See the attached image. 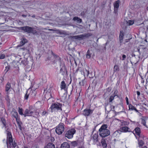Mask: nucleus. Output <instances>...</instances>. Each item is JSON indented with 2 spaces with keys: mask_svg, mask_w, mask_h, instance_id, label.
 Returning a JSON list of instances; mask_svg holds the SVG:
<instances>
[{
  "mask_svg": "<svg viewBox=\"0 0 148 148\" xmlns=\"http://www.w3.org/2000/svg\"><path fill=\"white\" fill-rule=\"evenodd\" d=\"M108 126L106 124H103L99 129V134L101 137L105 138L110 134V131L107 129Z\"/></svg>",
  "mask_w": 148,
  "mask_h": 148,
  "instance_id": "nucleus-1",
  "label": "nucleus"
},
{
  "mask_svg": "<svg viewBox=\"0 0 148 148\" xmlns=\"http://www.w3.org/2000/svg\"><path fill=\"white\" fill-rule=\"evenodd\" d=\"M8 143L10 145V147H12V146L13 148H15L17 146V144L15 142V141L14 142H13L11 133L9 132H7V139L6 141L8 148H9Z\"/></svg>",
  "mask_w": 148,
  "mask_h": 148,
  "instance_id": "nucleus-2",
  "label": "nucleus"
},
{
  "mask_svg": "<svg viewBox=\"0 0 148 148\" xmlns=\"http://www.w3.org/2000/svg\"><path fill=\"white\" fill-rule=\"evenodd\" d=\"M20 29L24 32L28 33H32L34 34L37 33L35 28L25 26L20 27Z\"/></svg>",
  "mask_w": 148,
  "mask_h": 148,
  "instance_id": "nucleus-3",
  "label": "nucleus"
},
{
  "mask_svg": "<svg viewBox=\"0 0 148 148\" xmlns=\"http://www.w3.org/2000/svg\"><path fill=\"white\" fill-rule=\"evenodd\" d=\"M62 104L61 103H53L51 104L50 108L51 109V111L52 112L53 111L56 110L62 111Z\"/></svg>",
  "mask_w": 148,
  "mask_h": 148,
  "instance_id": "nucleus-4",
  "label": "nucleus"
},
{
  "mask_svg": "<svg viewBox=\"0 0 148 148\" xmlns=\"http://www.w3.org/2000/svg\"><path fill=\"white\" fill-rule=\"evenodd\" d=\"M76 130L74 128H72L64 132L65 136L68 139L72 138L73 135L75 133Z\"/></svg>",
  "mask_w": 148,
  "mask_h": 148,
  "instance_id": "nucleus-5",
  "label": "nucleus"
},
{
  "mask_svg": "<svg viewBox=\"0 0 148 148\" xmlns=\"http://www.w3.org/2000/svg\"><path fill=\"white\" fill-rule=\"evenodd\" d=\"M64 130V124L63 123H60L57 127L56 132L58 135H60L62 133Z\"/></svg>",
  "mask_w": 148,
  "mask_h": 148,
  "instance_id": "nucleus-6",
  "label": "nucleus"
},
{
  "mask_svg": "<svg viewBox=\"0 0 148 148\" xmlns=\"http://www.w3.org/2000/svg\"><path fill=\"white\" fill-rule=\"evenodd\" d=\"M50 31H55V32L59 35H62L63 36L67 35V33L66 31L64 30H62L59 29H49Z\"/></svg>",
  "mask_w": 148,
  "mask_h": 148,
  "instance_id": "nucleus-7",
  "label": "nucleus"
},
{
  "mask_svg": "<svg viewBox=\"0 0 148 148\" xmlns=\"http://www.w3.org/2000/svg\"><path fill=\"white\" fill-rule=\"evenodd\" d=\"M34 113V111L31 109L28 110V109H26L24 112V116L25 117L26 116H33Z\"/></svg>",
  "mask_w": 148,
  "mask_h": 148,
  "instance_id": "nucleus-8",
  "label": "nucleus"
},
{
  "mask_svg": "<svg viewBox=\"0 0 148 148\" xmlns=\"http://www.w3.org/2000/svg\"><path fill=\"white\" fill-rule=\"evenodd\" d=\"M93 111V110L86 109L84 110L83 114L85 116H88L92 113Z\"/></svg>",
  "mask_w": 148,
  "mask_h": 148,
  "instance_id": "nucleus-9",
  "label": "nucleus"
},
{
  "mask_svg": "<svg viewBox=\"0 0 148 148\" xmlns=\"http://www.w3.org/2000/svg\"><path fill=\"white\" fill-rule=\"evenodd\" d=\"M120 0H118L116 1L114 4V12L115 13L117 12V10L119 8V4L120 3Z\"/></svg>",
  "mask_w": 148,
  "mask_h": 148,
  "instance_id": "nucleus-10",
  "label": "nucleus"
},
{
  "mask_svg": "<svg viewBox=\"0 0 148 148\" xmlns=\"http://www.w3.org/2000/svg\"><path fill=\"white\" fill-rule=\"evenodd\" d=\"M87 34H81L79 35L73 36L71 37V38L73 39L78 40L82 39L84 37L88 36Z\"/></svg>",
  "mask_w": 148,
  "mask_h": 148,
  "instance_id": "nucleus-11",
  "label": "nucleus"
},
{
  "mask_svg": "<svg viewBox=\"0 0 148 148\" xmlns=\"http://www.w3.org/2000/svg\"><path fill=\"white\" fill-rule=\"evenodd\" d=\"M124 36V33L123 31H121L119 34V42L120 45H121L122 43L123 42V36Z\"/></svg>",
  "mask_w": 148,
  "mask_h": 148,
  "instance_id": "nucleus-12",
  "label": "nucleus"
},
{
  "mask_svg": "<svg viewBox=\"0 0 148 148\" xmlns=\"http://www.w3.org/2000/svg\"><path fill=\"white\" fill-rule=\"evenodd\" d=\"M141 120V123L144 126L147 127L146 125V121L147 120V117L143 116L140 119Z\"/></svg>",
  "mask_w": 148,
  "mask_h": 148,
  "instance_id": "nucleus-13",
  "label": "nucleus"
},
{
  "mask_svg": "<svg viewBox=\"0 0 148 148\" xmlns=\"http://www.w3.org/2000/svg\"><path fill=\"white\" fill-rule=\"evenodd\" d=\"M129 110H134L136 112H138L136 108L132 104H130L129 105Z\"/></svg>",
  "mask_w": 148,
  "mask_h": 148,
  "instance_id": "nucleus-14",
  "label": "nucleus"
},
{
  "mask_svg": "<svg viewBox=\"0 0 148 148\" xmlns=\"http://www.w3.org/2000/svg\"><path fill=\"white\" fill-rule=\"evenodd\" d=\"M51 54L54 57V58H57L58 60H59V62L60 63V66H61V58L59 57L57 55L55 54L52 51H51Z\"/></svg>",
  "mask_w": 148,
  "mask_h": 148,
  "instance_id": "nucleus-15",
  "label": "nucleus"
},
{
  "mask_svg": "<svg viewBox=\"0 0 148 148\" xmlns=\"http://www.w3.org/2000/svg\"><path fill=\"white\" fill-rule=\"evenodd\" d=\"M73 20L74 21H76L77 23H79L82 22V19L77 16L74 17L73 18Z\"/></svg>",
  "mask_w": 148,
  "mask_h": 148,
  "instance_id": "nucleus-16",
  "label": "nucleus"
},
{
  "mask_svg": "<svg viewBox=\"0 0 148 148\" xmlns=\"http://www.w3.org/2000/svg\"><path fill=\"white\" fill-rule=\"evenodd\" d=\"M27 42V40L25 38H23L21 41L20 44L18 45L17 47H20L21 46L23 45L25 43Z\"/></svg>",
  "mask_w": 148,
  "mask_h": 148,
  "instance_id": "nucleus-17",
  "label": "nucleus"
},
{
  "mask_svg": "<svg viewBox=\"0 0 148 148\" xmlns=\"http://www.w3.org/2000/svg\"><path fill=\"white\" fill-rule=\"evenodd\" d=\"M98 136L97 134H95L93 136L92 139L93 140L95 144L98 141Z\"/></svg>",
  "mask_w": 148,
  "mask_h": 148,
  "instance_id": "nucleus-18",
  "label": "nucleus"
},
{
  "mask_svg": "<svg viewBox=\"0 0 148 148\" xmlns=\"http://www.w3.org/2000/svg\"><path fill=\"white\" fill-rule=\"evenodd\" d=\"M11 88V84L9 82H8L5 86V91L8 92L10 89Z\"/></svg>",
  "mask_w": 148,
  "mask_h": 148,
  "instance_id": "nucleus-19",
  "label": "nucleus"
},
{
  "mask_svg": "<svg viewBox=\"0 0 148 148\" xmlns=\"http://www.w3.org/2000/svg\"><path fill=\"white\" fill-rule=\"evenodd\" d=\"M61 148H70V145L66 142L64 143L61 145Z\"/></svg>",
  "mask_w": 148,
  "mask_h": 148,
  "instance_id": "nucleus-20",
  "label": "nucleus"
},
{
  "mask_svg": "<svg viewBox=\"0 0 148 148\" xmlns=\"http://www.w3.org/2000/svg\"><path fill=\"white\" fill-rule=\"evenodd\" d=\"M129 129H130V128L126 126L122 127L120 129L121 132H130V131L129 130Z\"/></svg>",
  "mask_w": 148,
  "mask_h": 148,
  "instance_id": "nucleus-21",
  "label": "nucleus"
},
{
  "mask_svg": "<svg viewBox=\"0 0 148 148\" xmlns=\"http://www.w3.org/2000/svg\"><path fill=\"white\" fill-rule=\"evenodd\" d=\"M66 70V69L65 68V67L64 65H63L62 67L61 68L60 71V73H61L62 74L64 75V73L65 72V71Z\"/></svg>",
  "mask_w": 148,
  "mask_h": 148,
  "instance_id": "nucleus-22",
  "label": "nucleus"
},
{
  "mask_svg": "<svg viewBox=\"0 0 148 148\" xmlns=\"http://www.w3.org/2000/svg\"><path fill=\"white\" fill-rule=\"evenodd\" d=\"M105 109L107 112H110L112 109L111 106L109 105L108 104H107L105 106Z\"/></svg>",
  "mask_w": 148,
  "mask_h": 148,
  "instance_id": "nucleus-23",
  "label": "nucleus"
},
{
  "mask_svg": "<svg viewBox=\"0 0 148 148\" xmlns=\"http://www.w3.org/2000/svg\"><path fill=\"white\" fill-rule=\"evenodd\" d=\"M101 143L103 148H106L107 145L106 143L105 140L102 139L101 140Z\"/></svg>",
  "mask_w": 148,
  "mask_h": 148,
  "instance_id": "nucleus-24",
  "label": "nucleus"
},
{
  "mask_svg": "<svg viewBox=\"0 0 148 148\" xmlns=\"http://www.w3.org/2000/svg\"><path fill=\"white\" fill-rule=\"evenodd\" d=\"M47 148H55L54 144L51 143H49L47 145Z\"/></svg>",
  "mask_w": 148,
  "mask_h": 148,
  "instance_id": "nucleus-25",
  "label": "nucleus"
},
{
  "mask_svg": "<svg viewBox=\"0 0 148 148\" xmlns=\"http://www.w3.org/2000/svg\"><path fill=\"white\" fill-rule=\"evenodd\" d=\"M135 130L136 134L137 135L140 136V129L138 127H137L135 129Z\"/></svg>",
  "mask_w": 148,
  "mask_h": 148,
  "instance_id": "nucleus-26",
  "label": "nucleus"
},
{
  "mask_svg": "<svg viewBox=\"0 0 148 148\" xmlns=\"http://www.w3.org/2000/svg\"><path fill=\"white\" fill-rule=\"evenodd\" d=\"M66 88V84L64 81H63L61 82V88L62 89H64Z\"/></svg>",
  "mask_w": 148,
  "mask_h": 148,
  "instance_id": "nucleus-27",
  "label": "nucleus"
},
{
  "mask_svg": "<svg viewBox=\"0 0 148 148\" xmlns=\"http://www.w3.org/2000/svg\"><path fill=\"white\" fill-rule=\"evenodd\" d=\"M91 54L92 53H90V51L88 49L87 51V53L86 55V58L88 59L90 58Z\"/></svg>",
  "mask_w": 148,
  "mask_h": 148,
  "instance_id": "nucleus-28",
  "label": "nucleus"
},
{
  "mask_svg": "<svg viewBox=\"0 0 148 148\" xmlns=\"http://www.w3.org/2000/svg\"><path fill=\"white\" fill-rule=\"evenodd\" d=\"M21 60L22 58H20L18 62L20 63V64H22L23 65H25L26 64V61L25 60Z\"/></svg>",
  "mask_w": 148,
  "mask_h": 148,
  "instance_id": "nucleus-29",
  "label": "nucleus"
},
{
  "mask_svg": "<svg viewBox=\"0 0 148 148\" xmlns=\"http://www.w3.org/2000/svg\"><path fill=\"white\" fill-rule=\"evenodd\" d=\"M119 66L116 65H115L114 67V72H116L119 71Z\"/></svg>",
  "mask_w": 148,
  "mask_h": 148,
  "instance_id": "nucleus-30",
  "label": "nucleus"
},
{
  "mask_svg": "<svg viewBox=\"0 0 148 148\" xmlns=\"http://www.w3.org/2000/svg\"><path fill=\"white\" fill-rule=\"evenodd\" d=\"M89 74V71L87 70L86 69H85L84 70V76H88V75Z\"/></svg>",
  "mask_w": 148,
  "mask_h": 148,
  "instance_id": "nucleus-31",
  "label": "nucleus"
},
{
  "mask_svg": "<svg viewBox=\"0 0 148 148\" xmlns=\"http://www.w3.org/2000/svg\"><path fill=\"white\" fill-rule=\"evenodd\" d=\"M23 110L22 108L20 107L18 108V112L19 114L21 115H24V114L23 113Z\"/></svg>",
  "mask_w": 148,
  "mask_h": 148,
  "instance_id": "nucleus-32",
  "label": "nucleus"
},
{
  "mask_svg": "<svg viewBox=\"0 0 148 148\" xmlns=\"http://www.w3.org/2000/svg\"><path fill=\"white\" fill-rule=\"evenodd\" d=\"M127 24L129 25H132L134 23V21L132 20H128V21H127Z\"/></svg>",
  "mask_w": 148,
  "mask_h": 148,
  "instance_id": "nucleus-33",
  "label": "nucleus"
},
{
  "mask_svg": "<svg viewBox=\"0 0 148 148\" xmlns=\"http://www.w3.org/2000/svg\"><path fill=\"white\" fill-rule=\"evenodd\" d=\"M10 66L8 65L7 66H6L5 67V69L4 70L5 72V74H6L10 69Z\"/></svg>",
  "mask_w": 148,
  "mask_h": 148,
  "instance_id": "nucleus-34",
  "label": "nucleus"
},
{
  "mask_svg": "<svg viewBox=\"0 0 148 148\" xmlns=\"http://www.w3.org/2000/svg\"><path fill=\"white\" fill-rule=\"evenodd\" d=\"M78 143V141H73L71 143V145L74 147L77 146Z\"/></svg>",
  "mask_w": 148,
  "mask_h": 148,
  "instance_id": "nucleus-35",
  "label": "nucleus"
},
{
  "mask_svg": "<svg viewBox=\"0 0 148 148\" xmlns=\"http://www.w3.org/2000/svg\"><path fill=\"white\" fill-rule=\"evenodd\" d=\"M138 145L139 147L142 146L144 144V142L142 140H138Z\"/></svg>",
  "mask_w": 148,
  "mask_h": 148,
  "instance_id": "nucleus-36",
  "label": "nucleus"
},
{
  "mask_svg": "<svg viewBox=\"0 0 148 148\" xmlns=\"http://www.w3.org/2000/svg\"><path fill=\"white\" fill-rule=\"evenodd\" d=\"M121 133V130H117L115 131L114 133H113V135H117L118 134H119Z\"/></svg>",
  "mask_w": 148,
  "mask_h": 148,
  "instance_id": "nucleus-37",
  "label": "nucleus"
},
{
  "mask_svg": "<svg viewBox=\"0 0 148 148\" xmlns=\"http://www.w3.org/2000/svg\"><path fill=\"white\" fill-rule=\"evenodd\" d=\"M17 123L18 126V127H19V129H20V130H22V127H21V124H22L21 122H18Z\"/></svg>",
  "mask_w": 148,
  "mask_h": 148,
  "instance_id": "nucleus-38",
  "label": "nucleus"
},
{
  "mask_svg": "<svg viewBox=\"0 0 148 148\" xmlns=\"http://www.w3.org/2000/svg\"><path fill=\"white\" fill-rule=\"evenodd\" d=\"M13 115L15 118L18 117V114L16 112H14Z\"/></svg>",
  "mask_w": 148,
  "mask_h": 148,
  "instance_id": "nucleus-39",
  "label": "nucleus"
},
{
  "mask_svg": "<svg viewBox=\"0 0 148 148\" xmlns=\"http://www.w3.org/2000/svg\"><path fill=\"white\" fill-rule=\"evenodd\" d=\"M29 94H27V91H26V93L25 94L24 97V99L25 100H27L29 97Z\"/></svg>",
  "mask_w": 148,
  "mask_h": 148,
  "instance_id": "nucleus-40",
  "label": "nucleus"
},
{
  "mask_svg": "<svg viewBox=\"0 0 148 148\" xmlns=\"http://www.w3.org/2000/svg\"><path fill=\"white\" fill-rule=\"evenodd\" d=\"M114 95H112L109 98V102L110 103L114 99Z\"/></svg>",
  "mask_w": 148,
  "mask_h": 148,
  "instance_id": "nucleus-41",
  "label": "nucleus"
},
{
  "mask_svg": "<svg viewBox=\"0 0 148 148\" xmlns=\"http://www.w3.org/2000/svg\"><path fill=\"white\" fill-rule=\"evenodd\" d=\"M37 33L36 34H41L43 33V31L42 30H39V31H37Z\"/></svg>",
  "mask_w": 148,
  "mask_h": 148,
  "instance_id": "nucleus-42",
  "label": "nucleus"
},
{
  "mask_svg": "<svg viewBox=\"0 0 148 148\" xmlns=\"http://www.w3.org/2000/svg\"><path fill=\"white\" fill-rule=\"evenodd\" d=\"M5 74H4L3 75V76H1L0 77V80L2 82H3L4 81V78L5 77Z\"/></svg>",
  "mask_w": 148,
  "mask_h": 148,
  "instance_id": "nucleus-43",
  "label": "nucleus"
},
{
  "mask_svg": "<svg viewBox=\"0 0 148 148\" xmlns=\"http://www.w3.org/2000/svg\"><path fill=\"white\" fill-rule=\"evenodd\" d=\"M5 56V54H2L0 56V59H3L4 58Z\"/></svg>",
  "mask_w": 148,
  "mask_h": 148,
  "instance_id": "nucleus-44",
  "label": "nucleus"
},
{
  "mask_svg": "<svg viewBox=\"0 0 148 148\" xmlns=\"http://www.w3.org/2000/svg\"><path fill=\"white\" fill-rule=\"evenodd\" d=\"M79 84L81 86H83L84 85V80H82V81L80 82L79 83Z\"/></svg>",
  "mask_w": 148,
  "mask_h": 148,
  "instance_id": "nucleus-45",
  "label": "nucleus"
},
{
  "mask_svg": "<svg viewBox=\"0 0 148 148\" xmlns=\"http://www.w3.org/2000/svg\"><path fill=\"white\" fill-rule=\"evenodd\" d=\"M1 120L3 124L6 123L5 119L4 118H1Z\"/></svg>",
  "mask_w": 148,
  "mask_h": 148,
  "instance_id": "nucleus-46",
  "label": "nucleus"
},
{
  "mask_svg": "<svg viewBox=\"0 0 148 148\" xmlns=\"http://www.w3.org/2000/svg\"><path fill=\"white\" fill-rule=\"evenodd\" d=\"M126 58V56L125 55H123L122 56V60H124Z\"/></svg>",
  "mask_w": 148,
  "mask_h": 148,
  "instance_id": "nucleus-47",
  "label": "nucleus"
},
{
  "mask_svg": "<svg viewBox=\"0 0 148 148\" xmlns=\"http://www.w3.org/2000/svg\"><path fill=\"white\" fill-rule=\"evenodd\" d=\"M125 100H126V101L127 104V105H129V104H129V101H128V98L127 97H126L125 98Z\"/></svg>",
  "mask_w": 148,
  "mask_h": 148,
  "instance_id": "nucleus-48",
  "label": "nucleus"
},
{
  "mask_svg": "<svg viewBox=\"0 0 148 148\" xmlns=\"http://www.w3.org/2000/svg\"><path fill=\"white\" fill-rule=\"evenodd\" d=\"M129 123H127V122L126 121H124L123 123V124L125 125H127Z\"/></svg>",
  "mask_w": 148,
  "mask_h": 148,
  "instance_id": "nucleus-49",
  "label": "nucleus"
},
{
  "mask_svg": "<svg viewBox=\"0 0 148 148\" xmlns=\"http://www.w3.org/2000/svg\"><path fill=\"white\" fill-rule=\"evenodd\" d=\"M136 93H137V95H138V96H139L140 95V92L139 91H137L136 92Z\"/></svg>",
  "mask_w": 148,
  "mask_h": 148,
  "instance_id": "nucleus-50",
  "label": "nucleus"
},
{
  "mask_svg": "<svg viewBox=\"0 0 148 148\" xmlns=\"http://www.w3.org/2000/svg\"><path fill=\"white\" fill-rule=\"evenodd\" d=\"M15 119H16L17 123L18 122H20V120H19V119L18 118V117H17L16 118H15Z\"/></svg>",
  "mask_w": 148,
  "mask_h": 148,
  "instance_id": "nucleus-51",
  "label": "nucleus"
},
{
  "mask_svg": "<svg viewBox=\"0 0 148 148\" xmlns=\"http://www.w3.org/2000/svg\"><path fill=\"white\" fill-rule=\"evenodd\" d=\"M51 59V57H48L47 58V60H50Z\"/></svg>",
  "mask_w": 148,
  "mask_h": 148,
  "instance_id": "nucleus-52",
  "label": "nucleus"
},
{
  "mask_svg": "<svg viewBox=\"0 0 148 148\" xmlns=\"http://www.w3.org/2000/svg\"><path fill=\"white\" fill-rule=\"evenodd\" d=\"M103 47H104V49L106 50V46L105 45H103Z\"/></svg>",
  "mask_w": 148,
  "mask_h": 148,
  "instance_id": "nucleus-53",
  "label": "nucleus"
},
{
  "mask_svg": "<svg viewBox=\"0 0 148 148\" xmlns=\"http://www.w3.org/2000/svg\"><path fill=\"white\" fill-rule=\"evenodd\" d=\"M21 49H23V50H25L26 48H21Z\"/></svg>",
  "mask_w": 148,
  "mask_h": 148,
  "instance_id": "nucleus-54",
  "label": "nucleus"
},
{
  "mask_svg": "<svg viewBox=\"0 0 148 148\" xmlns=\"http://www.w3.org/2000/svg\"><path fill=\"white\" fill-rule=\"evenodd\" d=\"M3 126L4 127H5L6 126V123H3Z\"/></svg>",
  "mask_w": 148,
  "mask_h": 148,
  "instance_id": "nucleus-55",
  "label": "nucleus"
},
{
  "mask_svg": "<svg viewBox=\"0 0 148 148\" xmlns=\"http://www.w3.org/2000/svg\"><path fill=\"white\" fill-rule=\"evenodd\" d=\"M143 148H147V147L146 146H144Z\"/></svg>",
  "mask_w": 148,
  "mask_h": 148,
  "instance_id": "nucleus-56",
  "label": "nucleus"
},
{
  "mask_svg": "<svg viewBox=\"0 0 148 148\" xmlns=\"http://www.w3.org/2000/svg\"><path fill=\"white\" fill-rule=\"evenodd\" d=\"M35 15H33L32 16V17H35Z\"/></svg>",
  "mask_w": 148,
  "mask_h": 148,
  "instance_id": "nucleus-57",
  "label": "nucleus"
},
{
  "mask_svg": "<svg viewBox=\"0 0 148 148\" xmlns=\"http://www.w3.org/2000/svg\"><path fill=\"white\" fill-rule=\"evenodd\" d=\"M24 148H29L27 147H24Z\"/></svg>",
  "mask_w": 148,
  "mask_h": 148,
  "instance_id": "nucleus-58",
  "label": "nucleus"
},
{
  "mask_svg": "<svg viewBox=\"0 0 148 148\" xmlns=\"http://www.w3.org/2000/svg\"><path fill=\"white\" fill-rule=\"evenodd\" d=\"M49 94H50V96L51 97H52V95H51V94L50 93H49Z\"/></svg>",
  "mask_w": 148,
  "mask_h": 148,
  "instance_id": "nucleus-59",
  "label": "nucleus"
},
{
  "mask_svg": "<svg viewBox=\"0 0 148 148\" xmlns=\"http://www.w3.org/2000/svg\"><path fill=\"white\" fill-rule=\"evenodd\" d=\"M110 90H111V89H110V90H109L108 91V92H110Z\"/></svg>",
  "mask_w": 148,
  "mask_h": 148,
  "instance_id": "nucleus-60",
  "label": "nucleus"
},
{
  "mask_svg": "<svg viewBox=\"0 0 148 148\" xmlns=\"http://www.w3.org/2000/svg\"><path fill=\"white\" fill-rule=\"evenodd\" d=\"M108 90L109 89V88H108V89H107V90H108Z\"/></svg>",
  "mask_w": 148,
  "mask_h": 148,
  "instance_id": "nucleus-61",
  "label": "nucleus"
},
{
  "mask_svg": "<svg viewBox=\"0 0 148 148\" xmlns=\"http://www.w3.org/2000/svg\"><path fill=\"white\" fill-rule=\"evenodd\" d=\"M107 44V43L106 42V45Z\"/></svg>",
  "mask_w": 148,
  "mask_h": 148,
  "instance_id": "nucleus-62",
  "label": "nucleus"
}]
</instances>
